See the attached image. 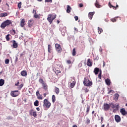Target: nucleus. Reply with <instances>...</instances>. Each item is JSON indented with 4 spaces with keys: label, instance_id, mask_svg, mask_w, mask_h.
<instances>
[{
    "label": "nucleus",
    "instance_id": "nucleus-1",
    "mask_svg": "<svg viewBox=\"0 0 127 127\" xmlns=\"http://www.w3.org/2000/svg\"><path fill=\"white\" fill-rule=\"evenodd\" d=\"M11 23H12V22H11V20H6L1 24L0 27H1L2 29H4L6 26H8V25L11 24Z\"/></svg>",
    "mask_w": 127,
    "mask_h": 127
},
{
    "label": "nucleus",
    "instance_id": "nucleus-59",
    "mask_svg": "<svg viewBox=\"0 0 127 127\" xmlns=\"http://www.w3.org/2000/svg\"><path fill=\"white\" fill-rule=\"evenodd\" d=\"M79 7H83V4L82 3H80L79 4Z\"/></svg>",
    "mask_w": 127,
    "mask_h": 127
},
{
    "label": "nucleus",
    "instance_id": "nucleus-49",
    "mask_svg": "<svg viewBox=\"0 0 127 127\" xmlns=\"http://www.w3.org/2000/svg\"><path fill=\"white\" fill-rule=\"evenodd\" d=\"M18 85H19V80L17 81V83L15 84V86L18 87Z\"/></svg>",
    "mask_w": 127,
    "mask_h": 127
},
{
    "label": "nucleus",
    "instance_id": "nucleus-40",
    "mask_svg": "<svg viewBox=\"0 0 127 127\" xmlns=\"http://www.w3.org/2000/svg\"><path fill=\"white\" fill-rule=\"evenodd\" d=\"M11 33L12 35H14L15 34V33H16L15 30H14V29H12L11 31Z\"/></svg>",
    "mask_w": 127,
    "mask_h": 127
},
{
    "label": "nucleus",
    "instance_id": "nucleus-61",
    "mask_svg": "<svg viewBox=\"0 0 127 127\" xmlns=\"http://www.w3.org/2000/svg\"><path fill=\"white\" fill-rule=\"evenodd\" d=\"M45 2H52V0H45Z\"/></svg>",
    "mask_w": 127,
    "mask_h": 127
},
{
    "label": "nucleus",
    "instance_id": "nucleus-8",
    "mask_svg": "<svg viewBox=\"0 0 127 127\" xmlns=\"http://www.w3.org/2000/svg\"><path fill=\"white\" fill-rule=\"evenodd\" d=\"M95 5L96 7H97V8H101L102 6H103L102 5H101V3H100V1L96 0V2L95 3Z\"/></svg>",
    "mask_w": 127,
    "mask_h": 127
},
{
    "label": "nucleus",
    "instance_id": "nucleus-16",
    "mask_svg": "<svg viewBox=\"0 0 127 127\" xmlns=\"http://www.w3.org/2000/svg\"><path fill=\"white\" fill-rule=\"evenodd\" d=\"M93 72L95 75H98L99 72H100V68H99V67H95Z\"/></svg>",
    "mask_w": 127,
    "mask_h": 127
},
{
    "label": "nucleus",
    "instance_id": "nucleus-22",
    "mask_svg": "<svg viewBox=\"0 0 127 127\" xmlns=\"http://www.w3.org/2000/svg\"><path fill=\"white\" fill-rule=\"evenodd\" d=\"M105 83L108 86H110V85H111V80H110L109 78L105 79Z\"/></svg>",
    "mask_w": 127,
    "mask_h": 127
},
{
    "label": "nucleus",
    "instance_id": "nucleus-23",
    "mask_svg": "<svg viewBox=\"0 0 127 127\" xmlns=\"http://www.w3.org/2000/svg\"><path fill=\"white\" fill-rule=\"evenodd\" d=\"M39 83H40L41 84H42V85H44V84H46V83L45 82V81H44V80H43V79L42 78H40L39 79Z\"/></svg>",
    "mask_w": 127,
    "mask_h": 127
},
{
    "label": "nucleus",
    "instance_id": "nucleus-3",
    "mask_svg": "<svg viewBox=\"0 0 127 127\" xmlns=\"http://www.w3.org/2000/svg\"><path fill=\"white\" fill-rule=\"evenodd\" d=\"M83 84L85 87H90L93 85V82L90 81L89 78L85 77L84 80L83 81Z\"/></svg>",
    "mask_w": 127,
    "mask_h": 127
},
{
    "label": "nucleus",
    "instance_id": "nucleus-21",
    "mask_svg": "<svg viewBox=\"0 0 127 127\" xmlns=\"http://www.w3.org/2000/svg\"><path fill=\"white\" fill-rule=\"evenodd\" d=\"M108 5L109 6V7H110V8H112V7H113V9H115V8H116V7H119V5H118V4L116 5V6L112 5V4H111V2H109Z\"/></svg>",
    "mask_w": 127,
    "mask_h": 127
},
{
    "label": "nucleus",
    "instance_id": "nucleus-42",
    "mask_svg": "<svg viewBox=\"0 0 127 127\" xmlns=\"http://www.w3.org/2000/svg\"><path fill=\"white\" fill-rule=\"evenodd\" d=\"M21 2H19V3H18V8H19V9H20V8H21Z\"/></svg>",
    "mask_w": 127,
    "mask_h": 127
},
{
    "label": "nucleus",
    "instance_id": "nucleus-32",
    "mask_svg": "<svg viewBox=\"0 0 127 127\" xmlns=\"http://www.w3.org/2000/svg\"><path fill=\"white\" fill-rule=\"evenodd\" d=\"M90 106H87L86 107V115H88L89 114V112H90Z\"/></svg>",
    "mask_w": 127,
    "mask_h": 127
},
{
    "label": "nucleus",
    "instance_id": "nucleus-9",
    "mask_svg": "<svg viewBox=\"0 0 127 127\" xmlns=\"http://www.w3.org/2000/svg\"><path fill=\"white\" fill-rule=\"evenodd\" d=\"M110 106L108 103H105L104 105V110L105 111H108L110 109Z\"/></svg>",
    "mask_w": 127,
    "mask_h": 127
},
{
    "label": "nucleus",
    "instance_id": "nucleus-13",
    "mask_svg": "<svg viewBox=\"0 0 127 127\" xmlns=\"http://www.w3.org/2000/svg\"><path fill=\"white\" fill-rule=\"evenodd\" d=\"M20 25L21 27H24V25H25V19H22L20 23Z\"/></svg>",
    "mask_w": 127,
    "mask_h": 127
},
{
    "label": "nucleus",
    "instance_id": "nucleus-62",
    "mask_svg": "<svg viewBox=\"0 0 127 127\" xmlns=\"http://www.w3.org/2000/svg\"><path fill=\"white\" fill-rule=\"evenodd\" d=\"M103 67H105V66H106V64H105V61H103Z\"/></svg>",
    "mask_w": 127,
    "mask_h": 127
},
{
    "label": "nucleus",
    "instance_id": "nucleus-30",
    "mask_svg": "<svg viewBox=\"0 0 127 127\" xmlns=\"http://www.w3.org/2000/svg\"><path fill=\"white\" fill-rule=\"evenodd\" d=\"M0 15L1 17L7 16V13H1Z\"/></svg>",
    "mask_w": 127,
    "mask_h": 127
},
{
    "label": "nucleus",
    "instance_id": "nucleus-4",
    "mask_svg": "<svg viewBox=\"0 0 127 127\" xmlns=\"http://www.w3.org/2000/svg\"><path fill=\"white\" fill-rule=\"evenodd\" d=\"M43 107L44 108L49 109V108L51 107V103H50V102H49L47 99H45L44 100Z\"/></svg>",
    "mask_w": 127,
    "mask_h": 127
},
{
    "label": "nucleus",
    "instance_id": "nucleus-12",
    "mask_svg": "<svg viewBox=\"0 0 127 127\" xmlns=\"http://www.w3.org/2000/svg\"><path fill=\"white\" fill-rule=\"evenodd\" d=\"M115 120L117 123H120L121 122V117L119 115H115Z\"/></svg>",
    "mask_w": 127,
    "mask_h": 127
},
{
    "label": "nucleus",
    "instance_id": "nucleus-57",
    "mask_svg": "<svg viewBox=\"0 0 127 127\" xmlns=\"http://www.w3.org/2000/svg\"><path fill=\"white\" fill-rule=\"evenodd\" d=\"M74 19H75L76 21H77V20L79 19V18L78 17V16H74Z\"/></svg>",
    "mask_w": 127,
    "mask_h": 127
},
{
    "label": "nucleus",
    "instance_id": "nucleus-28",
    "mask_svg": "<svg viewBox=\"0 0 127 127\" xmlns=\"http://www.w3.org/2000/svg\"><path fill=\"white\" fill-rule=\"evenodd\" d=\"M34 105L36 107H38V106H39V101H38V100H36L35 102L34 103Z\"/></svg>",
    "mask_w": 127,
    "mask_h": 127
},
{
    "label": "nucleus",
    "instance_id": "nucleus-19",
    "mask_svg": "<svg viewBox=\"0 0 127 127\" xmlns=\"http://www.w3.org/2000/svg\"><path fill=\"white\" fill-rule=\"evenodd\" d=\"M21 75L23 77L27 76V72H26L25 70H23L21 72Z\"/></svg>",
    "mask_w": 127,
    "mask_h": 127
},
{
    "label": "nucleus",
    "instance_id": "nucleus-47",
    "mask_svg": "<svg viewBox=\"0 0 127 127\" xmlns=\"http://www.w3.org/2000/svg\"><path fill=\"white\" fill-rule=\"evenodd\" d=\"M32 112H33V110H31L29 111V115H30V116H32V115H33Z\"/></svg>",
    "mask_w": 127,
    "mask_h": 127
},
{
    "label": "nucleus",
    "instance_id": "nucleus-43",
    "mask_svg": "<svg viewBox=\"0 0 127 127\" xmlns=\"http://www.w3.org/2000/svg\"><path fill=\"white\" fill-rule=\"evenodd\" d=\"M5 64H9V60L6 59L5 60Z\"/></svg>",
    "mask_w": 127,
    "mask_h": 127
},
{
    "label": "nucleus",
    "instance_id": "nucleus-36",
    "mask_svg": "<svg viewBox=\"0 0 127 127\" xmlns=\"http://www.w3.org/2000/svg\"><path fill=\"white\" fill-rule=\"evenodd\" d=\"M38 100H43V97H42V95H39V96H37Z\"/></svg>",
    "mask_w": 127,
    "mask_h": 127
},
{
    "label": "nucleus",
    "instance_id": "nucleus-54",
    "mask_svg": "<svg viewBox=\"0 0 127 127\" xmlns=\"http://www.w3.org/2000/svg\"><path fill=\"white\" fill-rule=\"evenodd\" d=\"M23 55H25V52H23L22 54H20V57H22Z\"/></svg>",
    "mask_w": 127,
    "mask_h": 127
},
{
    "label": "nucleus",
    "instance_id": "nucleus-20",
    "mask_svg": "<svg viewBox=\"0 0 127 127\" xmlns=\"http://www.w3.org/2000/svg\"><path fill=\"white\" fill-rule=\"evenodd\" d=\"M71 9H72V8H71V7H70V5H67V9H66V12L67 13H70V12H71Z\"/></svg>",
    "mask_w": 127,
    "mask_h": 127
},
{
    "label": "nucleus",
    "instance_id": "nucleus-33",
    "mask_svg": "<svg viewBox=\"0 0 127 127\" xmlns=\"http://www.w3.org/2000/svg\"><path fill=\"white\" fill-rule=\"evenodd\" d=\"M98 33L99 34H101L102 33V32H103V29L100 28V27H98Z\"/></svg>",
    "mask_w": 127,
    "mask_h": 127
},
{
    "label": "nucleus",
    "instance_id": "nucleus-37",
    "mask_svg": "<svg viewBox=\"0 0 127 127\" xmlns=\"http://www.w3.org/2000/svg\"><path fill=\"white\" fill-rule=\"evenodd\" d=\"M22 87H23V84L21 83L20 85L18 86L17 89H18V90H20V89H21Z\"/></svg>",
    "mask_w": 127,
    "mask_h": 127
},
{
    "label": "nucleus",
    "instance_id": "nucleus-5",
    "mask_svg": "<svg viewBox=\"0 0 127 127\" xmlns=\"http://www.w3.org/2000/svg\"><path fill=\"white\" fill-rule=\"evenodd\" d=\"M20 92H19L18 90L12 91L10 92V95L11 97L13 98H15V97H17V96H19Z\"/></svg>",
    "mask_w": 127,
    "mask_h": 127
},
{
    "label": "nucleus",
    "instance_id": "nucleus-18",
    "mask_svg": "<svg viewBox=\"0 0 127 127\" xmlns=\"http://www.w3.org/2000/svg\"><path fill=\"white\" fill-rule=\"evenodd\" d=\"M94 13H95L94 12H90L89 13L88 17L89 19H92V18H93V16L94 15Z\"/></svg>",
    "mask_w": 127,
    "mask_h": 127
},
{
    "label": "nucleus",
    "instance_id": "nucleus-6",
    "mask_svg": "<svg viewBox=\"0 0 127 127\" xmlns=\"http://www.w3.org/2000/svg\"><path fill=\"white\" fill-rule=\"evenodd\" d=\"M70 88L71 89H72L74 87H75V85H76V80H75V78L73 77H70Z\"/></svg>",
    "mask_w": 127,
    "mask_h": 127
},
{
    "label": "nucleus",
    "instance_id": "nucleus-26",
    "mask_svg": "<svg viewBox=\"0 0 127 127\" xmlns=\"http://www.w3.org/2000/svg\"><path fill=\"white\" fill-rule=\"evenodd\" d=\"M52 101L53 104H54L55 103V102L56 101V97H55V95H53L52 96Z\"/></svg>",
    "mask_w": 127,
    "mask_h": 127
},
{
    "label": "nucleus",
    "instance_id": "nucleus-46",
    "mask_svg": "<svg viewBox=\"0 0 127 127\" xmlns=\"http://www.w3.org/2000/svg\"><path fill=\"white\" fill-rule=\"evenodd\" d=\"M111 20L112 21V22H116V21H117V20H116V18H112Z\"/></svg>",
    "mask_w": 127,
    "mask_h": 127
},
{
    "label": "nucleus",
    "instance_id": "nucleus-51",
    "mask_svg": "<svg viewBox=\"0 0 127 127\" xmlns=\"http://www.w3.org/2000/svg\"><path fill=\"white\" fill-rule=\"evenodd\" d=\"M6 120H12V117L11 116H8L7 117Z\"/></svg>",
    "mask_w": 127,
    "mask_h": 127
},
{
    "label": "nucleus",
    "instance_id": "nucleus-10",
    "mask_svg": "<svg viewBox=\"0 0 127 127\" xmlns=\"http://www.w3.org/2000/svg\"><path fill=\"white\" fill-rule=\"evenodd\" d=\"M120 113L123 115V116H125V115H127V112L126 111L125 108H122L120 110Z\"/></svg>",
    "mask_w": 127,
    "mask_h": 127
},
{
    "label": "nucleus",
    "instance_id": "nucleus-14",
    "mask_svg": "<svg viewBox=\"0 0 127 127\" xmlns=\"http://www.w3.org/2000/svg\"><path fill=\"white\" fill-rule=\"evenodd\" d=\"M86 64L89 67H92V66H93V63H92L90 59H88Z\"/></svg>",
    "mask_w": 127,
    "mask_h": 127
},
{
    "label": "nucleus",
    "instance_id": "nucleus-39",
    "mask_svg": "<svg viewBox=\"0 0 127 127\" xmlns=\"http://www.w3.org/2000/svg\"><path fill=\"white\" fill-rule=\"evenodd\" d=\"M32 116H33V117H37V114L36 113V111H34L33 112V114Z\"/></svg>",
    "mask_w": 127,
    "mask_h": 127
},
{
    "label": "nucleus",
    "instance_id": "nucleus-25",
    "mask_svg": "<svg viewBox=\"0 0 127 127\" xmlns=\"http://www.w3.org/2000/svg\"><path fill=\"white\" fill-rule=\"evenodd\" d=\"M120 95H119V94H115V97H114V100H115V101H118L119 100V97Z\"/></svg>",
    "mask_w": 127,
    "mask_h": 127
},
{
    "label": "nucleus",
    "instance_id": "nucleus-34",
    "mask_svg": "<svg viewBox=\"0 0 127 127\" xmlns=\"http://www.w3.org/2000/svg\"><path fill=\"white\" fill-rule=\"evenodd\" d=\"M48 51L49 53H51V45H48Z\"/></svg>",
    "mask_w": 127,
    "mask_h": 127
},
{
    "label": "nucleus",
    "instance_id": "nucleus-45",
    "mask_svg": "<svg viewBox=\"0 0 127 127\" xmlns=\"http://www.w3.org/2000/svg\"><path fill=\"white\" fill-rule=\"evenodd\" d=\"M55 73L57 75H58V74H60V73H61V71H60V70H56Z\"/></svg>",
    "mask_w": 127,
    "mask_h": 127
},
{
    "label": "nucleus",
    "instance_id": "nucleus-38",
    "mask_svg": "<svg viewBox=\"0 0 127 127\" xmlns=\"http://www.w3.org/2000/svg\"><path fill=\"white\" fill-rule=\"evenodd\" d=\"M109 105L112 107V109H115V104H114V103H110Z\"/></svg>",
    "mask_w": 127,
    "mask_h": 127
},
{
    "label": "nucleus",
    "instance_id": "nucleus-64",
    "mask_svg": "<svg viewBox=\"0 0 127 127\" xmlns=\"http://www.w3.org/2000/svg\"><path fill=\"white\" fill-rule=\"evenodd\" d=\"M74 30L75 31H76V32H78V29H77V28H74Z\"/></svg>",
    "mask_w": 127,
    "mask_h": 127
},
{
    "label": "nucleus",
    "instance_id": "nucleus-27",
    "mask_svg": "<svg viewBox=\"0 0 127 127\" xmlns=\"http://www.w3.org/2000/svg\"><path fill=\"white\" fill-rule=\"evenodd\" d=\"M4 84V80L3 79H0V86H3Z\"/></svg>",
    "mask_w": 127,
    "mask_h": 127
},
{
    "label": "nucleus",
    "instance_id": "nucleus-48",
    "mask_svg": "<svg viewBox=\"0 0 127 127\" xmlns=\"http://www.w3.org/2000/svg\"><path fill=\"white\" fill-rule=\"evenodd\" d=\"M66 63H67V64H72V62L70 60H67Z\"/></svg>",
    "mask_w": 127,
    "mask_h": 127
},
{
    "label": "nucleus",
    "instance_id": "nucleus-52",
    "mask_svg": "<svg viewBox=\"0 0 127 127\" xmlns=\"http://www.w3.org/2000/svg\"><path fill=\"white\" fill-rule=\"evenodd\" d=\"M90 123H91V121L90 120V119H88L86 120V123L87 124H90Z\"/></svg>",
    "mask_w": 127,
    "mask_h": 127
},
{
    "label": "nucleus",
    "instance_id": "nucleus-56",
    "mask_svg": "<svg viewBox=\"0 0 127 127\" xmlns=\"http://www.w3.org/2000/svg\"><path fill=\"white\" fill-rule=\"evenodd\" d=\"M101 124H103V123L104 122V117H101Z\"/></svg>",
    "mask_w": 127,
    "mask_h": 127
},
{
    "label": "nucleus",
    "instance_id": "nucleus-53",
    "mask_svg": "<svg viewBox=\"0 0 127 127\" xmlns=\"http://www.w3.org/2000/svg\"><path fill=\"white\" fill-rule=\"evenodd\" d=\"M36 95L37 97H38V96H39V95H40V93H39V91H37L36 92Z\"/></svg>",
    "mask_w": 127,
    "mask_h": 127
},
{
    "label": "nucleus",
    "instance_id": "nucleus-58",
    "mask_svg": "<svg viewBox=\"0 0 127 127\" xmlns=\"http://www.w3.org/2000/svg\"><path fill=\"white\" fill-rule=\"evenodd\" d=\"M48 95V91L47 92V93H44L43 94V95H44V97H46V96Z\"/></svg>",
    "mask_w": 127,
    "mask_h": 127
},
{
    "label": "nucleus",
    "instance_id": "nucleus-15",
    "mask_svg": "<svg viewBox=\"0 0 127 127\" xmlns=\"http://www.w3.org/2000/svg\"><path fill=\"white\" fill-rule=\"evenodd\" d=\"M33 25V19H31L29 20L28 22V26L29 27H31L32 25Z\"/></svg>",
    "mask_w": 127,
    "mask_h": 127
},
{
    "label": "nucleus",
    "instance_id": "nucleus-55",
    "mask_svg": "<svg viewBox=\"0 0 127 127\" xmlns=\"http://www.w3.org/2000/svg\"><path fill=\"white\" fill-rule=\"evenodd\" d=\"M84 91H85V93H88V92H89V89H88V88H85L84 89Z\"/></svg>",
    "mask_w": 127,
    "mask_h": 127
},
{
    "label": "nucleus",
    "instance_id": "nucleus-44",
    "mask_svg": "<svg viewBox=\"0 0 127 127\" xmlns=\"http://www.w3.org/2000/svg\"><path fill=\"white\" fill-rule=\"evenodd\" d=\"M118 110H119V107L118 106H116V109L113 110V113H116Z\"/></svg>",
    "mask_w": 127,
    "mask_h": 127
},
{
    "label": "nucleus",
    "instance_id": "nucleus-24",
    "mask_svg": "<svg viewBox=\"0 0 127 127\" xmlns=\"http://www.w3.org/2000/svg\"><path fill=\"white\" fill-rule=\"evenodd\" d=\"M55 91L57 95H59L60 92V90H59L58 87H55Z\"/></svg>",
    "mask_w": 127,
    "mask_h": 127
},
{
    "label": "nucleus",
    "instance_id": "nucleus-63",
    "mask_svg": "<svg viewBox=\"0 0 127 127\" xmlns=\"http://www.w3.org/2000/svg\"><path fill=\"white\" fill-rule=\"evenodd\" d=\"M99 51L100 52H103V49H102V48H100Z\"/></svg>",
    "mask_w": 127,
    "mask_h": 127
},
{
    "label": "nucleus",
    "instance_id": "nucleus-35",
    "mask_svg": "<svg viewBox=\"0 0 127 127\" xmlns=\"http://www.w3.org/2000/svg\"><path fill=\"white\" fill-rule=\"evenodd\" d=\"M72 56H75L76 55V49L74 48L72 50Z\"/></svg>",
    "mask_w": 127,
    "mask_h": 127
},
{
    "label": "nucleus",
    "instance_id": "nucleus-60",
    "mask_svg": "<svg viewBox=\"0 0 127 127\" xmlns=\"http://www.w3.org/2000/svg\"><path fill=\"white\" fill-rule=\"evenodd\" d=\"M33 13H34V14H36V10H33Z\"/></svg>",
    "mask_w": 127,
    "mask_h": 127
},
{
    "label": "nucleus",
    "instance_id": "nucleus-41",
    "mask_svg": "<svg viewBox=\"0 0 127 127\" xmlns=\"http://www.w3.org/2000/svg\"><path fill=\"white\" fill-rule=\"evenodd\" d=\"M99 79H102V71H100L99 74H98Z\"/></svg>",
    "mask_w": 127,
    "mask_h": 127
},
{
    "label": "nucleus",
    "instance_id": "nucleus-2",
    "mask_svg": "<svg viewBox=\"0 0 127 127\" xmlns=\"http://www.w3.org/2000/svg\"><path fill=\"white\" fill-rule=\"evenodd\" d=\"M57 15L56 14H50L48 15L47 17V20L49 21L50 23V24H51L52 22H53V20L55 19L56 18V17Z\"/></svg>",
    "mask_w": 127,
    "mask_h": 127
},
{
    "label": "nucleus",
    "instance_id": "nucleus-29",
    "mask_svg": "<svg viewBox=\"0 0 127 127\" xmlns=\"http://www.w3.org/2000/svg\"><path fill=\"white\" fill-rule=\"evenodd\" d=\"M34 17L35 18H40V14H38L37 13H36L34 15Z\"/></svg>",
    "mask_w": 127,
    "mask_h": 127
},
{
    "label": "nucleus",
    "instance_id": "nucleus-7",
    "mask_svg": "<svg viewBox=\"0 0 127 127\" xmlns=\"http://www.w3.org/2000/svg\"><path fill=\"white\" fill-rule=\"evenodd\" d=\"M56 50L58 52V53H61L62 52V48H61V46L59 44H55Z\"/></svg>",
    "mask_w": 127,
    "mask_h": 127
},
{
    "label": "nucleus",
    "instance_id": "nucleus-31",
    "mask_svg": "<svg viewBox=\"0 0 127 127\" xmlns=\"http://www.w3.org/2000/svg\"><path fill=\"white\" fill-rule=\"evenodd\" d=\"M9 36H10V34H8L5 36V39L6 41H9V40H10V38H9Z\"/></svg>",
    "mask_w": 127,
    "mask_h": 127
},
{
    "label": "nucleus",
    "instance_id": "nucleus-17",
    "mask_svg": "<svg viewBox=\"0 0 127 127\" xmlns=\"http://www.w3.org/2000/svg\"><path fill=\"white\" fill-rule=\"evenodd\" d=\"M43 89L46 92H48V85L46 83L42 85Z\"/></svg>",
    "mask_w": 127,
    "mask_h": 127
},
{
    "label": "nucleus",
    "instance_id": "nucleus-50",
    "mask_svg": "<svg viewBox=\"0 0 127 127\" xmlns=\"http://www.w3.org/2000/svg\"><path fill=\"white\" fill-rule=\"evenodd\" d=\"M111 93H112V94H114V90H111L110 91H109L108 92V94H111Z\"/></svg>",
    "mask_w": 127,
    "mask_h": 127
},
{
    "label": "nucleus",
    "instance_id": "nucleus-11",
    "mask_svg": "<svg viewBox=\"0 0 127 127\" xmlns=\"http://www.w3.org/2000/svg\"><path fill=\"white\" fill-rule=\"evenodd\" d=\"M13 45L12 47L13 48H17L18 47V44L16 43V41L15 40L12 41Z\"/></svg>",
    "mask_w": 127,
    "mask_h": 127
}]
</instances>
